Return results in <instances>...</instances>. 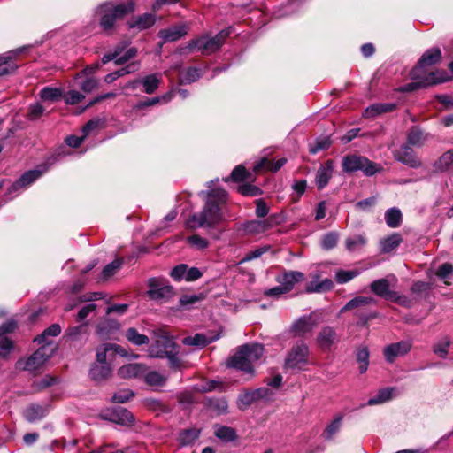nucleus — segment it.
Masks as SVG:
<instances>
[{"mask_svg": "<svg viewBox=\"0 0 453 453\" xmlns=\"http://www.w3.org/2000/svg\"><path fill=\"white\" fill-rule=\"evenodd\" d=\"M226 192L222 188L211 190L203 211L190 216L186 221V226L194 230L218 224L223 218L222 207L226 202Z\"/></svg>", "mask_w": 453, "mask_h": 453, "instance_id": "obj_1", "label": "nucleus"}, {"mask_svg": "<svg viewBox=\"0 0 453 453\" xmlns=\"http://www.w3.org/2000/svg\"><path fill=\"white\" fill-rule=\"evenodd\" d=\"M148 354L150 357L166 358L172 369L178 370L182 367V361L178 356L179 346L165 331L160 330L156 334V339L149 347Z\"/></svg>", "mask_w": 453, "mask_h": 453, "instance_id": "obj_2", "label": "nucleus"}, {"mask_svg": "<svg viewBox=\"0 0 453 453\" xmlns=\"http://www.w3.org/2000/svg\"><path fill=\"white\" fill-rule=\"evenodd\" d=\"M264 355L262 345L245 344L227 361V365L247 373L253 372V366Z\"/></svg>", "mask_w": 453, "mask_h": 453, "instance_id": "obj_3", "label": "nucleus"}, {"mask_svg": "<svg viewBox=\"0 0 453 453\" xmlns=\"http://www.w3.org/2000/svg\"><path fill=\"white\" fill-rule=\"evenodd\" d=\"M134 11V3L132 1L127 4H113L105 3L98 8L101 14L100 27L104 31H110L117 20L123 19Z\"/></svg>", "mask_w": 453, "mask_h": 453, "instance_id": "obj_4", "label": "nucleus"}, {"mask_svg": "<svg viewBox=\"0 0 453 453\" xmlns=\"http://www.w3.org/2000/svg\"><path fill=\"white\" fill-rule=\"evenodd\" d=\"M229 35V30L226 29L220 31L212 38L203 35L190 41L186 48L188 49L189 51L197 49L203 55H210L221 47Z\"/></svg>", "mask_w": 453, "mask_h": 453, "instance_id": "obj_5", "label": "nucleus"}, {"mask_svg": "<svg viewBox=\"0 0 453 453\" xmlns=\"http://www.w3.org/2000/svg\"><path fill=\"white\" fill-rule=\"evenodd\" d=\"M53 352L54 349L52 347L42 345L28 357L19 359L16 363V367L19 370L30 372L38 371L43 367Z\"/></svg>", "mask_w": 453, "mask_h": 453, "instance_id": "obj_6", "label": "nucleus"}, {"mask_svg": "<svg viewBox=\"0 0 453 453\" xmlns=\"http://www.w3.org/2000/svg\"><path fill=\"white\" fill-rule=\"evenodd\" d=\"M342 169L347 173H352L360 170L365 175L372 176L380 172L382 168L380 165L370 161L365 157L349 155L344 157L342 159Z\"/></svg>", "mask_w": 453, "mask_h": 453, "instance_id": "obj_7", "label": "nucleus"}, {"mask_svg": "<svg viewBox=\"0 0 453 453\" xmlns=\"http://www.w3.org/2000/svg\"><path fill=\"white\" fill-rule=\"evenodd\" d=\"M309 349L303 342L292 347L285 359V366L290 369H302L308 364Z\"/></svg>", "mask_w": 453, "mask_h": 453, "instance_id": "obj_8", "label": "nucleus"}, {"mask_svg": "<svg viewBox=\"0 0 453 453\" xmlns=\"http://www.w3.org/2000/svg\"><path fill=\"white\" fill-rule=\"evenodd\" d=\"M148 288L147 295L151 300L166 301L174 295L173 288L163 279L150 278Z\"/></svg>", "mask_w": 453, "mask_h": 453, "instance_id": "obj_9", "label": "nucleus"}, {"mask_svg": "<svg viewBox=\"0 0 453 453\" xmlns=\"http://www.w3.org/2000/svg\"><path fill=\"white\" fill-rule=\"evenodd\" d=\"M441 57V53L438 48H432L426 50L419 59L418 65L411 71V78L419 79L423 76L424 73L426 74V73L424 71V68L439 62Z\"/></svg>", "mask_w": 453, "mask_h": 453, "instance_id": "obj_10", "label": "nucleus"}, {"mask_svg": "<svg viewBox=\"0 0 453 453\" xmlns=\"http://www.w3.org/2000/svg\"><path fill=\"white\" fill-rule=\"evenodd\" d=\"M322 321L320 313L312 312L310 315L299 318L292 326L296 335L303 336L311 333L319 323Z\"/></svg>", "mask_w": 453, "mask_h": 453, "instance_id": "obj_11", "label": "nucleus"}, {"mask_svg": "<svg viewBox=\"0 0 453 453\" xmlns=\"http://www.w3.org/2000/svg\"><path fill=\"white\" fill-rule=\"evenodd\" d=\"M412 342L409 340L387 345L383 349V355L388 363H393L397 357L410 352Z\"/></svg>", "mask_w": 453, "mask_h": 453, "instance_id": "obj_12", "label": "nucleus"}, {"mask_svg": "<svg viewBox=\"0 0 453 453\" xmlns=\"http://www.w3.org/2000/svg\"><path fill=\"white\" fill-rule=\"evenodd\" d=\"M189 31V24L180 23L169 28L161 29L158 32V37L163 40V42H175L185 36Z\"/></svg>", "mask_w": 453, "mask_h": 453, "instance_id": "obj_13", "label": "nucleus"}, {"mask_svg": "<svg viewBox=\"0 0 453 453\" xmlns=\"http://www.w3.org/2000/svg\"><path fill=\"white\" fill-rule=\"evenodd\" d=\"M338 341L336 331L331 326L323 327L317 336V343L323 351H329Z\"/></svg>", "mask_w": 453, "mask_h": 453, "instance_id": "obj_14", "label": "nucleus"}, {"mask_svg": "<svg viewBox=\"0 0 453 453\" xmlns=\"http://www.w3.org/2000/svg\"><path fill=\"white\" fill-rule=\"evenodd\" d=\"M437 74L439 73L434 72H431L428 74L424 73L423 76L418 79L420 80L419 81L409 83L400 88V91L410 92L422 87L442 82L444 79L442 78L441 75L437 76Z\"/></svg>", "mask_w": 453, "mask_h": 453, "instance_id": "obj_15", "label": "nucleus"}, {"mask_svg": "<svg viewBox=\"0 0 453 453\" xmlns=\"http://www.w3.org/2000/svg\"><path fill=\"white\" fill-rule=\"evenodd\" d=\"M371 291L387 300L396 301L398 299V294L395 291L390 290L389 282L386 279H380L374 280L371 283Z\"/></svg>", "mask_w": 453, "mask_h": 453, "instance_id": "obj_16", "label": "nucleus"}, {"mask_svg": "<svg viewBox=\"0 0 453 453\" xmlns=\"http://www.w3.org/2000/svg\"><path fill=\"white\" fill-rule=\"evenodd\" d=\"M273 226V219L269 217L265 219H253L247 221L243 225V230L250 234H258L265 233Z\"/></svg>", "mask_w": 453, "mask_h": 453, "instance_id": "obj_17", "label": "nucleus"}, {"mask_svg": "<svg viewBox=\"0 0 453 453\" xmlns=\"http://www.w3.org/2000/svg\"><path fill=\"white\" fill-rule=\"evenodd\" d=\"M395 158L412 168L421 165L420 160L415 156L413 150L408 145H403L395 154Z\"/></svg>", "mask_w": 453, "mask_h": 453, "instance_id": "obj_18", "label": "nucleus"}, {"mask_svg": "<svg viewBox=\"0 0 453 453\" xmlns=\"http://www.w3.org/2000/svg\"><path fill=\"white\" fill-rule=\"evenodd\" d=\"M147 367L142 364H127L122 365L118 370V375L122 379H134L142 377Z\"/></svg>", "mask_w": 453, "mask_h": 453, "instance_id": "obj_19", "label": "nucleus"}, {"mask_svg": "<svg viewBox=\"0 0 453 453\" xmlns=\"http://www.w3.org/2000/svg\"><path fill=\"white\" fill-rule=\"evenodd\" d=\"M112 369L110 364L95 363L89 371V377L92 380L102 381L111 377Z\"/></svg>", "mask_w": 453, "mask_h": 453, "instance_id": "obj_20", "label": "nucleus"}, {"mask_svg": "<svg viewBox=\"0 0 453 453\" xmlns=\"http://www.w3.org/2000/svg\"><path fill=\"white\" fill-rule=\"evenodd\" d=\"M333 167L334 162L327 160L325 165L319 168L315 179L319 189H322L327 185L332 177Z\"/></svg>", "mask_w": 453, "mask_h": 453, "instance_id": "obj_21", "label": "nucleus"}, {"mask_svg": "<svg viewBox=\"0 0 453 453\" xmlns=\"http://www.w3.org/2000/svg\"><path fill=\"white\" fill-rule=\"evenodd\" d=\"M304 279V274L301 272L291 271L285 273L282 276L278 278V282L289 292L293 289L295 284Z\"/></svg>", "mask_w": 453, "mask_h": 453, "instance_id": "obj_22", "label": "nucleus"}, {"mask_svg": "<svg viewBox=\"0 0 453 453\" xmlns=\"http://www.w3.org/2000/svg\"><path fill=\"white\" fill-rule=\"evenodd\" d=\"M287 162L286 158H280L276 162H271L269 159L264 157L253 167V171L255 173H260L262 171H270V172H277L280 170Z\"/></svg>", "mask_w": 453, "mask_h": 453, "instance_id": "obj_23", "label": "nucleus"}, {"mask_svg": "<svg viewBox=\"0 0 453 453\" xmlns=\"http://www.w3.org/2000/svg\"><path fill=\"white\" fill-rule=\"evenodd\" d=\"M436 173L453 170V149L443 153L434 164Z\"/></svg>", "mask_w": 453, "mask_h": 453, "instance_id": "obj_24", "label": "nucleus"}, {"mask_svg": "<svg viewBox=\"0 0 453 453\" xmlns=\"http://www.w3.org/2000/svg\"><path fill=\"white\" fill-rule=\"evenodd\" d=\"M139 68H140V63L138 61L132 62V63L128 64L127 65L120 68L119 70H117L115 72H112V73L107 74L104 77V81L106 83H111L119 77H122V76L129 74V73H135L136 71L139 70Z\"/></svg>", "mask_w": 453, "mask_h": 453, "instance_id": "obj_25", "label": "nucleus"}, {"mask_svg": "<svg viewBox=\"0 0 453 453\" xmlns=\"http://www.w3.org/2000/svg\"><path fill=\"white\" fill-rule=\"evenodd\" d=\"M155 23V16L151 13H145L142 16L134 18L128 21L129 28H137L143 30L152 27Z\"/></svg>", "mask_w": 453, "mask_h": 453, "instance_id": "obj_26", "label": "nucleus"}, {"mask_svg": "<svg viewBox=\"0 0 453 453\" xmlns=\"http://www.w3.org/2000/svg\"><path fill=\"white\" fill-rule=\"evenodd\" d=\"M403 242V238L399 234H392L380 241V248L382 253H389L395 250Z\"/></svg>", "mask_w": 453, "mask_h": 453, "instance_id": "obj_27", "label": "nucleus"}, {"mask_svg": "<svg viewBox=\"0 0 453 453\" xmlns=\"http://www.w3.org/2000/svg\"><path fill=\"white\" fill-rule=\"evenodd\" d=\"M218 339V336L216 337H208L207 335L203 334H196L194 336H188L185 337L182 340L183 344L188 345V346H194L196 348H203L207 344L211 343L214 340Z\"/></svg>", "mask_w": 453, "mask_h": 453, "instance_id": "obj_28", "label": "nucleus"}, {"mask_svg": "<svg viewBox=\"0 0 453 453\" xmlns=\"http://www.w3.org/2000/svg\"><path fill=\"white\" fill-rule=\"evenodd\" d=\"M61 333V327L58 324H52L47 327L41 334L37 335L34 342L51 347V342L48 341V337H56Z\"/></svg>", "mask_w": 453, "mask_h": 453, "instance_id": "obj_29", "label": "nucleus"}, {"mask_svg": "<svg viewBox=\"0 0 453 453\" xmlns=\"http://www.w3.org/2000/svg\"><path fill=\"white\" fill-rule=\"evenodd\" d=\"M162 81L160 73H153L141 79V84L143 86L144 92L147 94L154 93Z\"/></svg>", "mask_w": 453, "mask_h": 453, "instance_id": "obj_30", "label": "nucleus"}, {"mask_svg": "<svg viewBox=\"0 0 453 453\" xmlns=\"http://www.w3.org/2000/svg\"><path fill=\"white\" fill-rule=\"evenodd\" d=\"M126 339L135 346L146 345L150 339L147 335L140 334L136 328L129 327L125 332Z\"/></svg>", "mask_w": 453, "mask_h": 453, "instance_id": "obj_31", "label": "nucleus"}, {"mask_svg": "<svg viewBox=\"0 0 453 453\" xmlns=\"http://www.w3.org/2000/svg\"><path fill=\"white\" fill-rule=\"evenodd\" d=\"M343 415L338 414L334 419L326 426L323 432V436L326 440L330 441L340 431Z\"/></svg>", "mask_w": 453, "mask_h": 453, "instance_id": "obj_32", "label": "nucleus"}, {"mask_svg": "<svg viewBox=\"0 0 453 453\" xmlns=\"http://www.w3.org/2000/svg\"><path fill=\"white\" fill-rule=\"evenodd\" d=\"M43 171L39 170H31L25 173L14 184L13 188L17 189L19 188H23L30 185L35 180H37L42 174Z\"/></svg>", "mask_w": 453, "mask_h": 453, "instance_id": "obj_33", "label": "nucleus"}, {"mask_svg": "<svg viewBox=\"0 0 453 453\" xmlns=\"http://www.w3.org/2000/svg\"><path fill=\"white\" fill-rule=\"evenodd\" d=\"M200 431L198 429L190 428L180 433L178 441L181 446H190L198 439Z\"/></svg>", "mask_w": 453, "mask_h": 453, "instance_id": "obj_34", "label": "nucleus"}, {"mask_svg": "<svg viewBox=\"0 0 453 453\" xmlns=\"http://www.w3.org/2000/svg\"><path fill=\"white\" fill-rule=\"evenodd\" d=\"M334 287V283L329 279H325L320 282L311 281L306 286V292L308 293H322L330 290Z\"/></svg>", "mask_w": 453, "mask_h": 453, "instance_id": "obj_35", "label": "nucleus"}, {"mask_svg": "<svg viewBox=\"0 0 453 453\" xmlns=\"http://www.w3.org/2000/svg\"><path fill=\"white\" fill-rule=\"evenodd\" d=\"M45 412L46 410L42 406L32 404L25 410L24 416L27 421L34 422L43 418Z\"/></svg>", "mask_w": 453, "mask_h": 453, "instance_id": "obj_36", "label": "nucleus"}, {"mask_svg": "<svg viewBox=\"0 0 453 453\" xmlns=\"http://www.w3.org/2000/svg\"><path fill=\"white\" fill-rule=\"evenodd\" d=\"M63 96V91L58 88L45 87L40 91V97L43 101L57 102Z\"/></svg>", "mask_w": 453, "mask_h": 453, "instance_id": "obj_37", "label": "nucleus"}, {"mask_svg": "<svg viewBox=\"0 0 453 453\" xmlns=\"http://www.w3.org/2000/svg\"><path fill=\"white\" fill-rule=\"evenodd\" d=\"M230 180L234 182H240L246 180H252V176L242 165H239L233 170L231 175L225 179V181H228Z\"/></svg>", "mask_w": 453, "mask_h": 453, "instance_id": "obj_38", "label": "nucleus"}, {"mask_svg": "<svg viewBox=\"0 0 453 453\" xmlns=\"http://www.w3.org/2000/svg\"><path fill=\"white\" fill-rule=\"evenodd\" d=\"M385 220L389 227L396 228L401 225L402 213L396 208H391L385 212Z\"/></svg>", "mask_w": 453, "mask_h": 453, "instance_id": "obj_39", "label": "nucleus"}, {"mask_svg": "<svg viewBox=\"0 0 453 453\" xmlns=\"http://www.w3.org/2000/svg\"><path fill=\"white\" fill-rule=\"evenodd\" d=\"M201 70L196 67H189L180 73V82L189 84L195 82L201 77Z\"/></svg>", "mask_w": 453, "mask_h": 453, "instance_id": "obj_40", "label": "nucleus"}, {"mask_svg": "<svg viewBox=\"0 0 453 453\" xmlns=\"http://www.w3.org/2000/svg\"><path fill=\"white\" fill-rule=\"evenodd\" d=\"M110 346V342H108L101 344L96 348V363L110 364L108 360H111L113 357Z\"/></svg>", "mask_w": 453, "mask_h": 453, "instance_id": "obj_41", "label": "nucleus"}, {"mask_svg": "<svg viewBox=\"0 0 453 453\" xmlns=\"http://www.w3.org/2000/svg\"><path fill=\"white\" fill-rule=\"evenodd\" d=\"M394 391L395 389L393 388H386L379 390L378 394L375 396L369 399L368 404L375 405L389 401L393 396Z\"/></svg>", "mask_w": 453, "mask_h": 453, "instance_id": "obj_42", "label": "nucleus"}, {"mask_svg": "<svg viewBox=\"0 0 453 453\" xmlns=\"http://www.w3.org/2000/svg\"><path fill=\"white\" fill-rule=\"evenodd\" d=\"M142 376L144 377L145 382L150 386H163L167 380L165 376L156 371L148 372L146 371Z\"/></svg>", "mask_w": 453, "mask_h": 453, "instance_id": "obj_43", "label": "nucleus"}, {"mask_svg": "<svg viewBox=\"0 0 453 453\" xmlns=\"http://www.w3.org/2000/svg\"><path fill=\"white\" fill-rule=\"evenodd\" d=\"M215 436L224 441H234L236 440L237 435L234 428L228 426H219L216 428Z\"/></svg>", "mask_w": 453, "mask_h": 453, "instance_id": "obj_44", "label": "nucleus"}, {"mask_svg": "<svg viewBox=\"0 0 453 453\" xmlns=\"http://www.w3.org/2000/svg\"><path fill=\"white\" fill-rule=\"evenodd\" d=\"M12 54L0 55V76L11 73L16 70L17 65L11 61Z\"/></svg>", "mask_w": 453, "mask_h": 453, "instance_id": "obj_45", "label": "nucleus"}, {"mask_svg": "<svg viewBox=\"0 0 453 453\" xmlns=\"http://www.w3.org/2000/svg\"><path fill=\"white\" fill-rule=\"evenodd\" d=\"M374 303V299L367 296H357L349 301L342 309V311H349L359 306H365Z\"/></svg>", "mask_w": 453, "mask_h": 453, "instance_id": "obj_46", "label": "nucleus"}, {"mask_svg": "<svg viewBox=\"0 0 453 453\" xmlns=\"http://www.w3.org/2000/svg\"><path fill=\"white\" fill-rule=\"evenodd\" d=\"M366 243V239L364 235L358 234L352 237H349L345 241L346 248L349 251H355Z\"/></svg>", "mask_w": 453, "mask_h": 453, "instance_id": "obj_47", "label": "nucleus"}, {"mask_svg": "<svg viewBox=\"0 0 453 453\" xmlns=\"http://www.w3.org/2000/svg\"><path fill=\"white\" fill-rule=\"evenodd\" d=\"M408 143L420 147L426 140V136L418 129L413 128L408 134Z\"/></svg>", "mask_w": 453, "mask_h": 453, "instance_id": "obj_48", "label": "nucleus"}, {"mask_svg": "<svg viewBox=\"0 0 453 453\" xmlns=\"http://www.w3.org/2000/svg\"><path fill=\"white\" fill-rule=\"evenodd\" d=\"M450 345L449 337H444L434 346V352L441 358H445L448 355V349Z\"/></svg>", "mask_w": 453, "mask_h": 453, "instance_id": "obj_49", "label": "nucleus"}, {"mask_svg": "<svg viewBox=\"0 0 453 453\" xmlns=\"http://www.w3.org/2000/svg\"><path fill=\"white\" fill-rule=\"evenodd\" d=\"M339 235L337 233L330 232L326 234L320 241L321 246L324 250H331L334 248L338 242Z\"/></svg>", "mask_w": 453, "mask_h": 453, "instance_id": "obj_50", "label": "nucleus"}, {"mask_svg": "<svg viewBox=\"0 0 453 453\" xmlns=\"http://www.w3.org/2000/svg\"><path fill=\"white\" fill-rule=\"evenodd\" d=\"M187 242L193 248L198 250H203L204 249H206L209 245V242L208 241L198 235V234H193V235H190L187 238Z\"/></svg>", "mask_w": 453, "mask_h": 453, "instance_id": "obj_51", "label": "nucleus"}, {"mask_svg": "<svg viewBox=\"0 0 453 453\" xmlns=\"http://www.w3.org/2000/svg\"><path fill=\"white\" fill-rule=\"evenodd\" d=\"M85 334H87V324L70 327L65 333V335L73 341L81 339Z\"/></svg>", "mask_w": 453, "mask_h": 453, "instance_id": "obj_52", "label": "nucleus"}, {"mask_svg": "<svg viewBox=\"0 0 453 453\" xmlns=\"http://www.w3.org/2000/svg\"><path fill=\"white\" fill-rule=\"evenodd\" d=\"M357 359L359 363V372L364 373L366 372L369 365V351L366 348L358 349L357 353Z\"/></svg>", "mask_w": 453, "mask_h": 453, "instance_id": "obj_53", "label": "nucleus"}, {"mask_svg": "<svg viewBox=\"0 0 453 453\" xmlns=\"http://www.w3.org/2000/svg\"><path fill=\"white\" fill-rule=\"evenodd\" d=\"M122 260L115 259L111 263L108 264L102 271V277L104 280H108L121 267Z\"/></svg>", "mask_w": 453, "mask_h": 453, "instance_id": "obj_54", "label": "nucleus"}, {"mask_svg": "<svg viewBox=\"0 0 453 453\" xmlns=\"http://www.w3.org/2000/svg\"><path fill=\"white\" fill-rule=\"evenodd\" d=\"M44 111V107L39 103L33 104L28 108L27 119L30 120H36L43 114Z\"/></svg>", "mask_w": 453, "mask_h": 453, "instance_id": "obj_55", "label": "nucleus"}, {"mask_svg": "<svg viewBox=\"0 0 453 453\" xmlns=\"http://www.w3.org/2000/svg\"><path fill=\"white\" fill-rule=\"evenodd\" d=\"M357 274H358V273L354 270H349V271L340 270L335 274V280L338 283L343 284V283H346V282L351 280Z\"/></svg>", "mask_w": 453, "mask_h": 453, "instance_id": "obj_56", "label": "nucleus"}, {"mask_svg": "<svg viewBox=\"0 0 453 453\" xmlns=\"http://www.w3.org/2000/svg\"><path fill=\"white\" fill-rule=\"evenodd\" d=\"M238 192L243 196H259L262 191L259 188L251 184H243L238 187Z\"/></svg>", "mask_w": 453, "mask_h": 453, "instance_id": "obj_57", "label": "nucleus"}, {"mask_svg": "<svg viewBox=\"0 0 453 453\" xmlns=\"http://www.w3.org/2000/svg\"><path fill=\"white\" fill-rule=\"evenodd\" d=\"M134 397V393L130 389L125 388L118 391L112 396V401L115 403H124Z\"/></svg>", "mask_w": 453, "mask_h": 453, "instance_id": "obj_58", "label": "nucleus"}, {"mask_svg": "<svg viewBox=\"0 0 453 453\" xmlns=\"http://www.w3.org/2000/svg\"><path fill=\"white\" fill-rule=\"evenodd\" d=\"M257 401L254 390L245 392L239 398V406L241 409L247 408L253 402Z\"/></svg>", "mask_w": 453, "mask_h": 453, "instance_id": "obj_59", "label": "nucleus"}, {"mask_svg": "<svg viewBox=\"0 0 453 453\" xmlns=\"http://www.w3.org/2000/svg\"><path fill=\"white\" fill-rule=\"evenodd\" d=\"M84 98L85 96L76 90H70L65 95V101L67 104H76Z\"/></svg>", "mask_w": 453, "mask_h": 453, "instance_id": "obj_60", "label": "nucleus"}, {"mask_svg": "<svg viewBox=\"0 0 453 453\" xmlns=\"http://www.w3.org/2000/svg\"><path fill=\"white\" fill-rule=\"evenodd\" d=\"M12 347V342L6 335L0 334V355L5 357Z\"/></svg>", "mask_w": 453, "mask_h": 453, "instance_id": "obj_61", "label": "nucleus"}, {"mask_svg": "<svg viewBox=\"0 0 453 453\" xmlns=\"http://www.w3.org/2000/svg\"><path fill=\"white\" fill-rule=\"evenodd\" d=\"M187 267H188V265L185 264H180V265L175 266L171 272V276L176 280H180L181 279H185V275L187 273Z\"/></svg>", "mask_w": 453, "mask_h": 453, "instance_id": "obj_62", "label": "nucleus"}, {"mask_svg": "<svg viewBox=\"0 0 453 453\" xmlns=\"http://www.w3.org/2000/svg\"><path fill=\"white\" fill-rule=\"evenodd\" d=\"M453 272V265L449 263H444L442 264L437 270L436 275L445 280L447 279Z\"/></svg>", "mask_w": 453, "mask_h": 453, "instance_id": "obj_63", "label": "nucleus"}, {"mask_svg": "<svg viewBox=\"0 0 453 453\" xmlns=\"http://www.w3.org/2000/svg\"><path fill=\"white\" fill-rule=\"evenodd\" d=\"M97 86L98 82L94 78H88L80 85L81 88L86 93H90L91 91L96 89Z\"/></svg>", "mask_w": 453, "mask_h": 453, "instance_id": "obj_64", "label": "nucleus"}]
</instances>
